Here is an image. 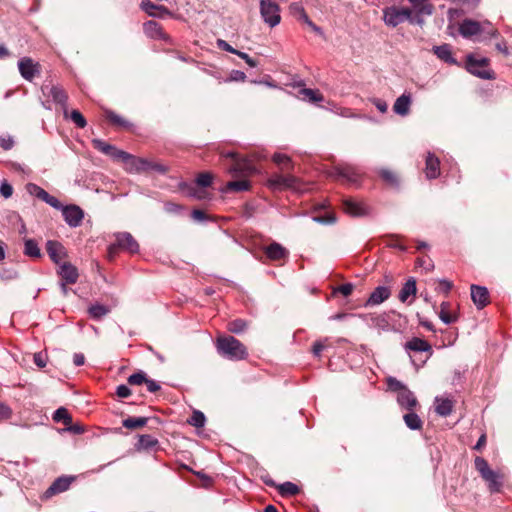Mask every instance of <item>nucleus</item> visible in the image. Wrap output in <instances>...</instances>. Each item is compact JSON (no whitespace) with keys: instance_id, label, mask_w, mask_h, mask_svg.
<instances>
[{"instance_id":"79ce46f5","label":"nucleus","mask_w":512,"mask_h":512,"mask_svg":"<svg viewBox=\"0 0 512 512\" xmlns=\"http://www.w3.org/2000/svg\"><path fill=\"white\" fill-rule=\"evenodd\" d=\"M299 94L303 99H307L312 103L323 101V96L317 90L303 88L299 91Z\"/></svg>"},{"instance_id":"39448f33","label":"nucleus","mask_w":512,"mask_h":512,"mask_svg":"<svg viewBox=\"0 0 512 512\" xmlns=\"http://www.w3.org/2000/svg\"><path fill=\"white\" fill-rule=\"evenodd\" d=\"M119 155L120 158L118 161H121L124 164L125 170L130 173L150 170L151 161L147 159L135 157L125 151L121 152Z\"/></svg>"},{"instance_id":"09e8293b","label":"nucleus","mask_w":512,"mask_h":512,"mask_svg":"<svg viewBox=\"0 0 512 512\" xmlns=\"http://www.w3.org/2000/svg\"><path fill=\"white\" fill-rule=\"evenodd\" d=\"M158 444V440L151 435H141L138 441V448L151 449Z\"/></svg>"},{"instance_id":"473e14b6","label":"nucleus","mask_w":512,"mask_h":512,"mask_svg":"<svg viewBox=\"0 0 512 512\" xmlns=\"http://www.w3.org/2000/svg\"><path fill=\"white\" fill-rule=\"evenodd\" d=\"M405 349L416 352H428L432 350L431 345L427 341L417 337L408 341L405 344Z\"/></svg>"},{"instance_id":"e433bc0d","label":"nucleus","mask_w":512,"mask_h":512,"mask_svg":"<svg viewBox=\"0 0 512 512\" xmlns=\"http://www.w3.org/2000/svg\"><path fill=\"white\" fill-rule=\"evenodd\" d=\"M272 159L282 171H290L293 168L292 161L286 154L275 153Z\"/></svg>"},{"instance_id":"58836bf2","label":"nucleus","mask_w":512,"mask_h":512,"mask_svg":"<svg viewBox=\"0 0 512 512\" xmlns=\"http://www.w3.org/2000/svg\"><path fill=\"white\" fill-rule=\"evenodd\" d=\"M146 417H129L123 420L122 425L127 429H137L147 424Z\"/></svg>"},{"instance_id":"4d7b16f0","label":"nucleus","mask_w":512,"mask_h":512,"mask_svg":"<svg viewBox=\"0 0 512 512\" xmlns=\"http://www.w3.org/2000/svg\"><path fill=\"white\" fill-rule=\"evenodd\" d=\"M146 379L147 377L144 372H138L129 376L128 383L130 385H141L145 383Z\"/></svg>"},{"instance_id":"412c9836","label":"nucleus","mask_w":512,"mask_h":512,"mask_svg":"<svg viewBox=\"0 0 512 512\" xmlns=\"http://www.w3.org/2000/svg\"><path fill=\"white\" fill-rule=\"evenodd\" d=\"M425 175L427 179H435L440 175V161L432 153H428L425 161Z\"/></svg>"},{"instance_id":"4c0bfd02","label":"nucleus","mask_w":512,"mask_h":512,"mask_svg":"<svg viewBox=\"0 0 512 512\" xmlns=\"http://www.w3.org/2000/svg\"><path fill=\"white\" fill-rule=\"evenodd\" d=\"M250 188V184L246 179L236 180V181H230L226 184L224 191H246Z\"/></svg>"},{"instance_id":"a878e982","label":"nucleus","mask_w":512,"mask_h":512,"mask_svg":"<svg viewBox=\"0 0 512 512\" xmlns=\"http://www.w3.org/2000/svg\"><path fill=\"white\" fill-rule=\"evenodd\" d=\"M140 6L143 11H145L148 15L153 17L162 16L164 14H170L167 8H165L164 6L156 5L150 0H142Z\"/></svg>"},{"instance_id":"6ab92c4d","label":"nucleus","mask_w":512,"mask_h":512,"mask_svg":"<svg viewBox=\"0 0 512 512\" xmlns=\"http://www.w3.org/2000/svg\"><path fill=\"white\" fill-rule=\"evenodd\" d=\"M390 295L391 291L388 287L378 286L367 299L365 306L368 307L379 305L383 303L385 300H387L390 297Z\"/></svg>"},{"instance_id":"f257e3e1","label":"nucleus","mask_w":512,"mask_h":512,"mask_svg":"<svg viewBox=\"0 0 512 512\" xmlns=\"http://www.w3.org/2000/svg\"><path fill=\"white\" fill-rule=\"evenodd\" d=\"M217 352L224 358L239 361L247 357V349L233 336H220L216 341Z\"/></svg>"},{"instance_id":"8fccbe9b","label":"nucleus","mask_w":512,"mask_h":512,"mask_svg":"<svg viewBox=\"0 0 512 512\" xmlns=\"http://www.w3.org/2000/svg\"><path fill=\"white\" fill-rule=\"evenodd\" d=\"M284 181V174H273L268 179V185L270 188L274 190H282L283 189V182Z\"/></svg>"},{"instance_id":"2f4dec72","label":"nucleus","mask_w":512,"mask_h":512,"mask_svg":"<svg viewBox=\"0 0 512 512\" xmlns=\"http://www.w3.org/2000/svg\"><path fill=\"white\" fill-rule=\"evenodd\" d=\"M439 318L445 324H452L458 320V314L450 311V303L442 302L440 305V311L438 313Z\"/></svg>"},{"instance_id":"6e6552de","label":"nucleus","mask_w":512,"mask_h":512,"mask_svg":"<svg viewBox=\"0 0 512 512\" xmlns=\"http://www.w3.org/2000/svg\"><path fill=\"white\" fill-rule=\"evenodd\" d=\"M42 92L44 95L50 96L52 100L59 104L63 109L64 117H68L67 100L68 96L66 92L59 86L55 85H43Z\"/></svg>"},{"instance_id":"37998d69","label":"nucleus","mask_w":512,"mask_h":512,"mask_svg":"<svg viewBox=\"0 0 512 512\" xmlns=\"http://www.w3.org/2000/svg\"><path fill=\"white\" fill-rule=\"evenodd\" d=\"M278 491L282 496H294L299 493V488L292 482H284L278 486Z\"/></svg>"},{"instance_id":"f3484780","label":"nucleus","mask_w":512,"mask_h":512,"mask_svg":"<svg viewBox=\"0 0 512 512\" xmlns=\"http://www.w3.org/2000/svg\"><path fill=\"white\" fill-rule=\"evenodd\" d=\"M334 175L346 180L348 183L356 184L359 180V173L350 165H342L335 168Z\"/></svg>"},{"instance_id":"c756f323","label":"nucleus","mask_w":512,"mask_h":512,"mask_svg":"<svg viewBox=\"0 0 512 512\" xmlns=\"http://www.w3.org/2000/svg\"><path fill=\"white\" fill-rule=\"evenodd\" d=\"M434 54L442 61L449 64H456L457 61L452 56L451 47L448 44L433 47Z\"/></svg>"},{"instance_id":"052dcab7","label":"nucleus","mask_w":512,"mask_h":512,"mask_svg":"<svg viewBox=\"0 0 512 512\" xmlns=\"http://www.w3.org/2000/svg\"><path fill=\"white\" fill-rule=\"evenodd\" d=\"M12 193H13L12 186L7 181H5V180L2 181V183L0 185V194L4 198H9L12 196Z\"/></svg>"},{"instance_id":"f03ea898","label":"nucleus","mask_w":512,"mask_h":512,"mask_svg":"<svg viewBox=\"0 0 512 512\" xmlns=\"http://www.w3.org/2000/svg\"><path fill=\"white\" fill-rule=\"evenodd\" d=\"M474 463L475 469L487 483L489 491L491 493L500 492L503 486V475L498 471L492 470L488 462L482 457H476Z\"/></svg>"},{"instance_id":"864d4df0","label":"nucleus","mask_w":512,"mask_h":512,"mask_svg":"<svg viewBox=\"0 0 512 512\" xmlns=\"http://www.w3.org/2000/svg\"><path fill=\"white\" fill-rule=\"evenodd\" d=\"M188 422L194 427H203L205 424V415L200 411H194Z\"/></svg>"},{"instance_id":"e2e57ef3","label":"nucleus","mask_w":512,"mask_h":512,"mask_svg":"<svg viewBox=\"0 0 512 512\" xmlns=\"http://www.w3.org/2000/svg\"><path fill=\"white\" fill-rule=\"evenodd\" d=\"M217 47L221 50L230 52L232 54H237L239 50L234 49L229 43H227L225 40L218 39L217 40Z\"/></svg>"},{"instance_id":"603ef678","label":"nucleus","mask_w":512,"mask_h":512,"mask_svg":"<svg viewBox=\"0 0 512 512\" xmlns=\"http://www.w3.org/2000/svg\"><path fill=\"white\" fill-rule=\"evenodd\" d=\"M67 118H70L71 121H73L79 128H84L87 125L84 116L78 110H72L70 113L68 112Z\"/></svg>"},{"instance_id":"4468645a","label":"nucleus","mask_w":512,"mask_h":512,"mask_svg":"<svg viewBox=\"0 0 512 512\" xmlns=\"http://www.w3.org/2000/svg\"><path fill=\"white\" fill-rule=\"evenodd\" d=\"M116 242V246L130 253H137L139 251V245L137 241L128 232L116 234Z\"/></svg>"},{"instance_id":"4be33fe9","label":"nucleus","mask_w":512,"mask_h":512,"mask_svg":"<svg viewBox=\"0 0 512 512\" xmlns=\"http://www.w3.org/2000/svg\"><path fill=\"white\" fill-rule=\"evenodd\" d=\"M290 12L293 16H295L297 19L303 21L306 23L309 27H311L314 31L320 32V28L316 26L308 17L307 13L305 12L304 7L298 3L294 2L291 3L289 6Z\"/></svg>"},{"instance_id":"aec40b11","label":"nucleus","mask_w":512,"mask_h":512,"mask_svg":"<svg viewBox=\"0 0 512 512\" xmlns=\"http://www.w3.org/2000/svg\"><path fill=\"white\" fill-rule=\"evenodd\" d=\"M179 189L182 192H184L187 196L198 200L206 199L208 196L207 191L204 190L202 187L197 186L196 183L182 182L179 184Z\"/></svg>"},{"instance_id":"a211bd4d","label":"nucleus","mask_w":512,"mask_h":512,"mask_svg":"<svg viewBox=\"0 0 512 512\" xmlns=\"http://www.w3.org/2000/svg\"><path fill=\"white\" fill-rule=\"evenodd\" d=\"M471 298L478 309L484 308L489 302L487 288L477 285L471 286Z\"/></svg>"},{"instance_id":"c85d7f7f","label":"nucleus","mask_w":512,"mask_h":512,"mask_svg":"<svg viewBox=\"0 0 512 512\" xmlns=\"http://www.w3.org/2000/svg\"><path fill=\"white\" fill-rule=\"evenodd\" d=\"M93 145L97 150L101 151L102 153H104L106 155L111 156L115 160H119V158H120L119 154L121 152H123L122 150H118L114 146L107 144L106 142L99 140V139L93 140Z\"/></svg>"},{"instance_id":"ddd939ff","label":"nucleus","mask_w":512,"mask_h":512,"mask_svg":"<svg viewBox=\"0 0 512 512\" xmlns=\"http://www.w3.org/2000/svg\"><path fill=\"white\" fill-rule=\"evenodd\" d=\"M343 209L353 217L365 216L369 212L368 207L363 202L354 199H345L343 201Z\"/></svg>"},{"instance_id":"9d476101","label":"nucleus","mask_w":512,"mask_h":512,"mask_svg":"<svg viewBox=\"0 0 512 512\" xmlns=\"http://www.w3.org/2000/svg\"><path fill=\"white\" fill-rule=\"evenodd\" d=\"M62 214L70 227H78L84 217L82 209L76 205L64 206L62 208Z\"/></svg>"},{"instance_id":"dca6fc26","label":"nucleus","mask_w":512,"mask_h":512,"mask_svg":"<svg viewBox=\"0 0 512 512\" xmlns=\"http://www.w3.org/2000/svg\"><path fill=\"white\" fill-rule=\"evenodd\" d=\"M46 250L51 260L56 264H61V261L66 257L65 248L57 241L49 240L46 243Z\"/></svg>"},{"instance_id":"49530a36","label":"nucleus","mask_w":512,"mask_h":512,"mask_svg":"<svg viewBox=\"0 0 512 512\" xmlns=\"http://www.w3.org/2000/svg\"><path fill=\"white\" fill-rule=\"evenodd\" d=\"M109 313V308L102 304H94L89 308V314L94 319H100Z\"/></svg>"},{"instance_id":"423d86ee","label":"nucleus","mask_w":512,"mask_h":512,"mask_svg":"<svg viewBox=\"0 0 512 512\" xmlns=\"http://www.w3.org/2000/svg\"><path fill=\"white\" fill-rule=\"evenodd\" d=\"M411 17L410 8L388 7L383 11V20L386 25L396 27Z\"/></svg>"},{"instance_id":"3c124183","label":"nucleus","mask_w":512,"mask_h":512,"mask_svg":"<svg viewBox=\"0 0 512 512\" xmlns=\"http://www.w3.org/2000/svg\"><path fill=\"white\" fill-rule=\"evenodd\" d=\"M247 327V324L242 319H236L228 323L227 329L232 332L239 334L243 332Z\"/></svg>"},{"instance_id":"774afa93","label":"nucleus","mask_w":512,"mask_h":512,"mask_svg":"<svg viewBox=\"0 0 512 512\" xmlns=\"http://www.w3.org/2000/svg\"><path fill=\"white\" fill-rule=\"evenodd\" d=\"M116 394L120 398H126L131 395V390L126 385H119L116 389Z\"/></svg>"},{"instance_id":"bb28decb","label":"nucleus","mask_w":512,"mask_h":512,"mask_svg":"<svg viewBox=\"0 0 512 512\" xmlns=\"http://www.w3.org/2000/svg\"><path fill=\"white\" fill-rule=\"evenodd\" d=\"M283 189H290L297 193H303L306 191L303 182L300 178L287 174L284 175V181H283Z\"/></svg>"},{"instance_id":"393cba45","label":"nucleus","mask_w":512,"mask_h":512,"mask_svg":"<svg viewBox=\"0 0 512 512\" xmlns=\"http://www.w3.org/2000/svg\"><path fill=\"white\" fill-rule=\"evenodd\" d=\"M411 105V97L409 94H402L398 97L393 105L396 114L406 116L409 113Z\"/></svg>"},{"instance_id":"72a5a7b5","label":"nucleus","mask_w":512,"mask_h":512,"mask_svg":"<svg viewBox=\"0 0 512 512\" xmlns=\"http://www.w3.org/2000/svg\"><path fill=\"white\" fill-rule=\"evenodd\" d=\"M435 404V411L440 416L446 417L452 412L453 403L448 398L436 397Z\"/></svg>"},{"instance_id":"9b49d317","label":"nucleus","mask_w":512,"mask_h":512,"mask_svg":"<svg viewBox=\"0 0 512 512\" xmlns=\"http://www.w3.org/2000/svg\"><path fill=\"white\" fill-rule=\"evenodd\" d=\"M360 317L367 321L370 327L382 330L389 331L391 329V325L389 322V317L386 313L382 314H367L360 315Z\"/></svg>"},{"instance_id":"0eeeda50","label":"nucleus","mask_w":512,"mask_h":512,"mask_svg":"<svg viewBox=\"0 0 512 512\" xmlns=\"http://www.w3.org/2000/svg\"><path fill=\"white\" fill-rule=\"evenodd\" d=\"M488 60L486 58L476 59L473 56H468L467 58V70L482 79H491L493 78L492 72L488 69Z\"/></svg>"},{"instance_id":"1a4fd4ad","label":"nucleus","mask_w":512,"mask_h":512,"mask_svg":"<svg viewBox=\"0 0 512 512\" xmlns=\"http://www.w3.org/2000/svg\"><path fill=\"white\" fill-rule=\"evenodd\" d=\"M18 69L21 76L27 81H32L35 76L40 74V65L29 57L19 60Z\"/></svg>"},{"instance_id":"338daca9","label":"nucleus","mask_w":512,"mask_h":512,"mask_svg":"<svg viewBox=\"0 0 512 512\" xmlns=\"http://www.w3.org/2000/svg\"><path fill=\"white\" fill-rule=\"evenodd\" d=\"M452 288V283L448 280L442 279L439 280V285L437 287L438 292H443L445 294H448L449 291Z\"/></svg>"},{"instance_id":"f704fd0d","label":"nucleus","mask_w":512,"mask_h":512,"mask_svg":"<svg viewBox=\"0 0 512 512\" xmlns=\"http://www.w3.org/2000/svg\"><path fill=\"white\" fill-rule=\"evenodd\" d=\"M71 482L72 478L59 477L53 482L47 492L51 494L64 492L69 488Z\"/></svg>"},{"instance_id":"c03bdc74","label":"nucleus","mask_w":512,"mask_h":512,"mask_svg":"<svg viewBox=\"0 0 512 512\" xmlns=\"http://www.w3.org/2000/svg\"><path fill=\"white\" fill-rule=\"evenodd\" d=\"M106 117L112 124L116 126L123 128L130 127V123L127 120H125L123 117H121L113 111H106Z\"/></svg>"},{"instance_id":"b1692460","label":"nucleus","mask_w":512,"mask_h":512,"mask_svg":"<svg viewBox=\"0 0 512 512\" xmlns=\"http://www.w3.org/2000/svg\"><path fill=\"white\" fill-rule=\"evenodd\" d=\"M397 401L401 407L411 410L417 405V399L408 388L397 394Z\"/></svg>"},{"instance_id":"69168bd1","label":"nucleus","mask_w":512,"mask_h":512,"mask_svg":"<svg viewBox=\"0 0 512 512\" xmlns=\"http://www.w3.org/2000/svg\"><path fill=\"white\" fill-rule=\"evenodd\" d=\"M45 203H47L48 205H50L51 207L55 208V209H61L64 207L62 206V204L60 203V201L54 197V196H51L50 194L47 195V197L45 198L44 200Z\"/></svg>"},{"instance_id":"a19ab883","label":"nucleus","mask_w":512,"mask_h":512,"mask_svg":"<svg viewBox=\"0 0 512 512\" xmlns=\"http://www.w3.org/2000/svg\"><path fill=\"white\" fill-rule=\"evenodd\" d=\"M24 254L29 257L38 258L40 257V249L38 244L33 239H27L24 243Z\"/></svg>"},{"instance_id":"2eb2a0df","label":"nucleus","mask_w":512,"mask_h":512,"mask_svg":"<svg viewBox=\"0 0 512 512\" xmlns=\"http://www.w3.org/2000/svg\"><path fill=\"white\" fill-rule=\"evenodd\" d=\"M58 265V274L60 275L62 281H65L69 284H75L79 277L77 268L69 262H63Z\"/></svg>"},{"instance_id":"cd10ccee","label":"nucleus","mask_w":512,"mask_h":512,"mask_svg":"<svg viewBox=\"0 0 512 512\" xmlns=\"http://www.w3.org/2000/svg\"><path fill=\"white\" fill-rule=\"evenodd\" d=\"M417 293L416 280L414 278H409L399 292V300L402 303L407 302L408 298L411 296H415Z\"/></svg>"},{"instance_id":"6e6d98bb","label":"nucleus","mask_w":512,"mask_h":512,"mask_svg":"<svg viewBox=\"0 0 512 512\" xmlns=\"http://www.w3.org/2000/svg\"><path fill=\"white\" fill-rule=\"evenodd\" d=\"M195 183L197 186H200L202 187L203 189L210 186L211 183H212V175L210 173H207V172H204V173H200L196 180H195Z\"/></svg>"},{"instance_id":"f8f14e48","label":"nucleus","mask_w":512,"mask_h":512,"mask_svg":"<svg viewBox=\"0 0 512 512\" xmlns=\"http://www.w3.org/2000/svg\"><path fill=\"white\" fill-rule=\"evenodd\" d=\"M484 25L490 26V23L484 22L481 24L477 21L466 19L461 23L459 32L463 37L468 38L482 32L484 30Z\"/></svg>"},{"instance_id":"5701e85b","label":"nucleus","mask_w":512,"mask_h":512,"mask_svg":"<svg viewBox=\"0 0 512 512\" xmlns=\"http://www.w3.org/2000/svg\"><path fill=\"white\" fill-rule=\"evenodd\" d=\"M143 28L145 33L151 38H159L163 40H168L169 38L156 21L150 20L145 22Z\"/></svg>"},{"instance_id":"de8ad7c7","label":"nucleus","mask_w":512,"mask_h":512,"mask_svg":"<svg viewBox=\"0 0 512 512\" xmlns=\"http://www.w3.org/2000/svg\"><path fill=\"white\" fill-rule=\"evenodd\" d=\"M26 190L30 195L35 196L42 201H44L48 195V193L43 188L33 183L27 184Z\"/></svg>"},{"instance_id":"7ed1b4c3","label":"nucleus","mask_w":512,"mask_h":512,"mask_svg":"<svg viewBox=\"0 0 512 512\" xmlns=\"http://www.w3.org/2000/svg\"><path fill=\"white\" fill-rule=\"evenodd\" d=\"M225 156L230 157L233 161L231 167L228 170L229 173L234 177H245L256 170L253 162L248 158H242L234 152H228Z\"/></svg>"},{"instance_id":"680f3d73","label":"nucleus","mask_w":512,"mask_h":512,"mask_svg":"<svg viewBox=\"0 0 512 512\" xmlns=\"http://www.w3.org/2000/svg\"><path fill=\"white\" fill-rule=\"evenodd\" d=\"M354 286L351 283H346L334 290V293H341L343 296H349L353 291Z\"/></svg>"},{"instance_id":"a18cd8bd","label":"nucleus","mask_w":512,"mask_h":512,"mask_svg":"<svg viewBox=\"0 0 512 512\" xmlns=\"http://www.w3.org/2000/svg\"><path fill=\"white\" fill-rule=\"evenodd\" d=\"M53 420L56 422H63L65 425H70L72 423V418L69 415L67 409L61 407L58 408L53 414Z\"/></svg>"},{"instance_id":"bf43d9fd","label":"nucleus","mask_w":512,"mask_h":512,"mask_svg":"<svg viewBox=\"0 0 512 512\" xmlns=\"http://www.w3.org/2000/svg\"><path fill=\"white\" fill-rule=\"evenodd\" d=\"M388 387L390 390L395 391L398 393L402 392L403 389L407 388L405 385H403L400 381H398L395 378L390 377L388 379Z\"/></svg>"},{"instance_id":"ea45409f","label":"nucleus","mask_w":512,"mask_h":512,"mask_svg":"<svg viewBox=\"0 0 512 512\" xmlns=\"http://www.w3.org/2000/svg\"><path fill=\"white\" fill-rule=\"evenodd\" d=\"M404 422L411 430H419L422 427V420L420 417L413 412L404 415Z\"/></svg>"},{"instance_id":"7c9ffc66","label":"nucleus","mask_w":512,"mask_h":512,"mask_svg":"<svg viewBox=\"0 0 512 512\" xmlns=\"http://www.w3.org/2000/svg\"><path fill=\"white\" fill-rule=\"evenodd\" d=\"M265 253L271 260H280L288 255V251L279 243H272L266 249Z\"/></svg>"},{"instance_id":"c9c22d12","label":"nucleus","mask_w":512,"mask_h":512,"mask_svg":"<svg viewBox=\"0 0 512 512\" xmlns=\"http://www.w3.org/2000/svg\"><path fill=\"white\" fill-rule=\"evenodd\" d=\"M414 11H418L419 13H426V15H431L433 13V5L429 3L430 0H408Z\"/></svg>"},{"instance_id":"0e129e2a","label":"nucleus","mask_w":512,"mask_h":512,"mask_svg":"<svg viewBox=\"0 0 512 512\" xmlns=\"http://www.w3.org/2000/svg\"><path fill=\"white\" fill-rule=\"evenodd\" d=\"M12 416V410L6 404L0 402V420H7Z\"/></svg>"},{"instance_id":"20e7f679","label":"nucleus","mask_w":512,"mask_h":512,"mask_svg":"<svg viewBox=\"0 0 512 512\" xmlns=\"http://www.w3.org/2000/svg\"><path fill=\"white\" fill-rule=\"evenodd\" d=\"M259 5L263 21L271 28L277 26L281 21L279 5L271 0H260Z\"/></svg>"},{"instance_id":"13d9d810","label":"nucleus","mask_w":512,"mask_h":512,"mask_svg":"<svg viewBox=\"0 0 512 512\" xmlns=\"http://www.w3.org/2000/svg\"><path fill=\"white\" fill-rule=\"evenodd\" d=\"M427 16L426 13H419L418 11H414L411 9V17L407 19L411 24L423 25L424 19L423 17Z\"/></svg>"},{"instance_id":"5fc2aeb1","label":"nucleus","mask_w":512,"mask_h":512,"mask_svg":"<svg viewBox=\"0 0 512 512\" xmlns=\"http://www.w3.org/2000/svg\"><path fill=\"white\" fill-rule=\"evenodd\" d=\"M379 173H380V176L383 178V180L385 182H387L388 184H390L392 186L398 185V178L394 172L387 170V169H382V170H380Z\"/></svg>"}]
</instances>
